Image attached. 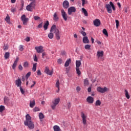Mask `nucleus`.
<instances>
[{"mask_svg": "<svg viewBox=\"0 0 131 131\" xmlns=\"http://www.w3.org/2000/svg\"><path fill=\"white\" fill-rule=\"evenodd\" d=\"M26 121L24 122V125L28 127L30 129H33L35 127V126L32 121L31 117L29 114L26 115Z\"/></svg>", "mask_w": 131, "mask_h": 131, "instance_id": "obj_1", "label": "nucleus"}, {"mask_svg": "<svg viewBox=\"0 0 131 131\" xmlns=\"http://www.w3.org/2000/svg\"><path fill=\"white\" fill-rule=\"evenodd\" d=\"M60 99L59 98H54L51 103L50 107L52 110H55L56 106L60 103Z\"/></svg>", "mask_w": 131, "mask_h": 131, "instance_id": "obj_2", "label": "nucleus"}, {"mask_svg": "<svg viewBox=\"0 0 131 131\" xmlns=\"http://www.w3.org/2000/svg\"><path fill=\"white\" fill-rule=\"evenodd\" d=\"M81 65V62L80 60H76V71L77 74L80 76L81 74V71L80 70V67Z\"/></svg>", "mask_w": 131, "mask_h": 131, "instance_id": "obj_3", "label": "nucleus"}, {"mask_svg": "<svg viewBox=\"0 0 131 131\" xmlns=\"http://www.w3.org/2000/svg\"><path fill=\"white\" fill-rule=\"evenodd\" d=\"M36 6V3L35 2H32L29 5H28L26 9L29 11H32Z\"/></svg>", "mask_w": 131, "mask_h": 131, "instance_id": "obj_4", "label": "nucleus"}, {"mask_svg": "<svg viewBox=\"0 0 131 131\" xmlns=\"http://www.w3.org/2000/svg\"><path fill=\"white\" fill-rule=\"evenodd\" d=\"M56 28V26L55 25H52V26L51 28V29L50 30V33L48 34V37L52 39L54 38V34H53V31Z\"/></svg>", "mask_w": 131, "mask_h": 131, "instance_id": "obj_5", "label": "nucleus"}, {"mask_svg": "<svg viewBox=\"0 0 131 131\" xmlns=\"http://www.w3.org/2000/svg\"><path fill=\"white\" fill-rule=\"evenodd\" d=\"M81 117L82 119V123L84 125H86L87 124L86 119L87 115L84 113L83 112H81L80 113Z\"/></svg>", "mask_w": 131, "mask_h": 131, "instance_id": "obj_6", "label": "nucleus"}, {"mask_svg": "<svg viewBox=\"0 0 131 131\" xmlns=\"http://www.w3.org/2000/svg\"><path fill=\"white\" fill-rule=\"evenodd\" d=\"M54 33L55 35V37L56 39L57 40H59L61 39V35H60V32L59 31V30L58 29H57L56 28H55V29H54Z\"/></svg>", "mask_w": 131, "mask_h": 131, "instance_id": "obj_7", "label": "nucleus"}, {"mask_svg": "<svg viewBox=\"0 0 131 131\" xmlns=\"http://www.w3.org/2000/svg\"><path fill=\"white\" fill-rule=\"evenodd\" d=\"M97 91L99 93H101V94H104V93H106V92H108V91H109V89L107 87H104V88H102L101 87H98L97 89Z\"/></svg>", "mask_w": 131, "mask_h": 131, "instance_id": "obj_8", "label": "nucleus"}, {"mask_svg": "<svg viewBox=\"0 0 131 131\" xmlns=\"http://www.w3.org/2000/svg\"><path fill=\"white\" fill-rule=\"evenodd\" d=\"M21 20L23 22V24L24 25H27L28 22L29 21V18L26 17V15L24 14L21 16Z\"/></svg>", "mask_w": 131, "mask_h": 131, "instance_id": "obj_9", "label": "nucleus"}, {"mask_svg": "<svg viewBox=\"0 0 131 131\" xmlns=\"http://www.w3.org/2000/svg\"><path fill=\"white\" fill-rule=\"evenodd\" d=\"M44 72L47 74H48L49 75H53V74L54 73V70H52L51 71H50L49 67H46Z\"/></svg>", "mask_w": 131, "mask_h": 131, "instance_id": "obj_10", "label": "nucleus"}, {"mask_svg": "<svg viewBox=\"0 0 131 131\" xmlns=\"http://www.w3.org/2000/svg\"><path fill=\"white\" fill-rule=\"evenodd\" d=\"M15 85H16L17 88H20V86H21L22 82L21 79L18 78L17 80H15Z\"/></svg>", "mask_w": 131, "mask_h": 131, "instance_id": "obj_11", "label": "nucleus"}, {"mask_svg": "<svg viewBox=\"0 0 131 131\" xmlns=\"http://www.w3.org/2000/svg\"><path fill=\"white\" fill-rule=\"evenodd\" d=\"M61 15L65 21L68 20V15L65 11L63 9L61 10Z\"/></svg>", "mask_w": 131, "mask_h": 131, "instance_id": "obj_12", "label": "nucleus"}, {"mask_svg": "<svg viewBox=\"0 0 131 131\" xmlns=\"http://www.w3.org/2000/svg\"><path fill=\"white\" fill-rule=\"evenodd\" d=\"M76 9L74 7H71L68 9V14L71 15L73 12H76Z\"/></svg>", "mask_w": 131, "mask_h": 131, "instance_id": "obj_13", "label": "nucleus"}, {"mask_svg": "<svg viewBox=\"0 0 131 131\" xmlns=\"http://www.w3.org/2000/svg\"><path fill=\"white\" fill-rule=\"evenodd\" d=\"M94 101H95L94 98L92 96H89L86 98V102H88V103H89L90 104H93Z\"/></svg>", "mask_w": 131, "mask_h": 131, "instance_id": "obj_14", "label": "nucleus"}, {"mask_svg": "<svg viewBox=\"0 0 131 131\" xmlns=\"http://www.w3.org/2000/svg\"><path fill=\"white\" fill-rule=\"evenodd\" d=\"M93 23L94 25L96 27H99L101 25V21L99 19H96L95 20H94Z\"/></svg>", "mask_w": 131, "mask_h": 131, "instance_id": "obj_15", "label": "nucleus"}, {"mask_svg": "<svg viewBox=\"0 0 131 131\" xmlns=\"http://www.w3.org/2000/svg\"><path fill=\"white\" fill-rule=\"evenodd\" d=\"M35 49L36 50V52L38 53H42L43 51V47L42 46L36 47L35 48Z\"/></svg>", "mask_w": 131, "mask_h": 131, "instance_id": "obj_16", "label": "nucleus"}, {"mask_svg": "<svg viewBox=\"0 0 131 131\" xmlns=\"http://www.w3.org/2000/svg\"><path fill=\"white\" fill-rule=\"evenodd\" d=\"M63 7L64 9H68L69 7V2L68 1H65L62 4Z\"/></svg>", "mask_w": 131, "mask_h": 131, "instance_id": "obj_17", "label": "nucleus"}, {"mask_svg": "<svg viewBox=\"0 0 131 131\" xmlns=\"http://www.w3.org/2000/svg\"><path fill=\"white\" fill-rule=\"evenodd\" d=\"M9 98L7 96H5L4 97V103L5 104V105H8L9 103Z\"/></svg>", "mask_w": 131, "mask_h": 131, "instance_id": "obj_18", "label": "nucleus"}, {"mask_svg": "<svg viewBox=\"0 0 131 131\" xmlns=\"http://www.w3.org/2000/svg\"><path fill=\"white\" fill-rule=\"evenodd\" d=\"M106 8L107 9V12L109 13H112V9H111V6L110 4H106Z\"/></svg>", "mask_w": 131, "mask_h": 131, "instance_id": "obj_19", "label": "nucleus"}, {"mask_svg": "<svg viewBox=\"0 0 131 131\" xmlns=\"http://www.w3.org/2000/svg\"><path fill=\"white\" fill-rule=\"evenodd\" d=\"M82 41L84 43H90V40L88 38V37H87V36H84L83 38Z\"/></svg>", "mask_w": 131, "mask_h": 131, "instance_id": "obj_20", "label": "nucleus"}, {"mask_svg": "<svg viewBox=\"0 0 131 131\" xmlns=\"http://www.w3.org/2000/svg\"><path fill=\"white\" fill-rule=\"evenodd\" d=\"M104 55V52L103 51H98L97 53V56H98V58L100 57H102Z\"/></svg>", "mask_w": 131, "mask_h": 131, "instance_id": "obj_21", "label": "nucleus"}, {"mask_svg": "<svg viewBox=\"0 0 131 131\" xmlns=\"http://www.w3.org/2000/svg\"><path fill=\"white\" fill-rule=\"evenodd\" d=\"M54 131H61L60 127L58 125H54L53 126Z\"/></svg>", "mask_w": 131, "mask_h": 131, "instance_id": "obj_22", "label": "nucleus"}, {"mask_svg": "<svg viewBox=\"0 0 131 131\" xmlns=\"http://www.w3.org/2000/svg\"><path fill=\"white\" fill-rule=\"evenodd\" d=\"M71 59H68L64 63V67H68L69 66L70 64L71 63Z\"/></svg>", "mask_w": 131, "mask_h": 131, "instance_id": "obj_23", "label": "nucleus"}, {"mask_svg": "<svg viewBox=\"0 0 131 131\" xmlns=\"http://www.w3.org/2000/svg\"><path fill=\"white\" fill-rule=\"evenodd\" d=\"M35 106V101L33 100V101H30V108H33Z\"/></svg>", "mask_w": 131, "mask_h": 131, "instance_id": "obj_24", "label": "nucleus"}, {"mask_svg": "<svg viewBox=\"0 0 131 131\" xmlns=\"http://www.w3.org/2000/svg\"><path fill=\"white\" fill-rule=\"evenodd\" d=\"M53 20L55 21H57L59 20V17L58 16L57 13H54L53 15Z\"/></svg>", "mask_w": 131, "mask_h": 131, "instance_id": "obj_25", "label": "nucleus"}, {"mask_svg": "<svg viewBox=\"0 0 131 131\" xmlns=\"http://www.w3.org/2000/svg\"><path fill=\"white\" fill-rule=\"evenodd\" d=\"M49 25V21L47 20L43 26V28L45 30H47L48 28Z\"/></svg>", "mask_w": 131, "mask_h": 131, "instance_id": "obj_26", "label": "nucleus"}, {"mask_svg": "<svg viewBox=\"0 0 131 131\" xmlns=\"http://www.w3.org/2000/svg\"><path fill=\"white\" fill-rule=\"evenodd\" d=\"M89 84V80L88 78L84 79V86H87Z\"/></svg>", "mask_w": 131, "mask_h": 131, "instance_id": "obj_27", "label": "nucleus"}, {"mask_svg": "<svg viewBox=\"0 0 131 131\" xmlns=\"http://www.w3.org/2000/svg\"><path fill=\"white\" fill-rule=\"evenodd\" d=\"M38 117L39 119L40 120V121H42V119H43V118H45V115L42 114V113H40L38 115Z\"/></svg>", "mask_w": 131, "mask_h": 131, "instance_id": "obj_28", "label": "nucleus"}, {"mask_svg": "<svg viewBox=\"0 0 131 131\" xmlns=\"http://www.w3.org/2000/svg\"><path fill=\"white\" fill-rule=\"evenodd\" d=\"M82 12L84 13V14L85 16H88V12L85 8H82Z\"/></svg>", "mask_w": 131, "mask_h": 131, "instance_id": "obj_29", "label": "nucleus"}, {"mask_svg": "<svg viewBox=\"0 0 131 131\" xmlns=\"http://www.w3.org/2000/svg\"><path fill=\"white\" fill-rule=\"evenodd\" d=\"M55 86L56 88H57V89H58V91H60V82L59 80H58L56 81Z\"/></svg>", "mask_w": 131, "mask_h": 131, "instance_id": "obj_30", "label": "nucleus"}, {"mask_svg": "<svg viewBox=\"0 0 131 131\" xmlns=\"http://www.w3.org/2000/svg\"><path fill=\"white\" fill-rule=\"evenodd\" d=\"M5 59H7L10 57V53L6 52L4 55Z\"/></svg>", "mask_w": 131, "mask_h": 131, "instance_id": "obj_31", "label": "nucleus"}, {"mask_svg": "<svg viewBox=\"0 0 131 131\" xmlns=\"http://www.w3.org/2000/svg\"><path fill=\"white\" fill-rule=\"evenodd\" d=\"M125 97L127 99H129L130 98V96H129V95L128 94V92L126 90H125Z\"/></svg>", "mask_w": 131, "mask_h": 131, "instance_id": "obj_32", "label": "nucleus"}, {"mask_svg": "<svg viewBox=\"0 0 131 131\" xmlns=\"http://www.w3.org/2000/svg\"><path fill=\"white\" fill-rule=\"evenodd\" d=\"M101 105V102L100 100H98L96 101L95 105L96 106H100Z\"/></svg>", "mask_w": 131, "mask_h": 131, "instance_id": "obj_33", "label": "nucleus"}, {"mask_svg": "<svg viewBox=\"0 0 131 131\" xmlns=\"http://www.w3.org/2000/svg\"><path fill=\"white\" fill-rule=\"evenodd\" d=\"M29 63L28 61H26L24 62L23 66L24 68H28Z\"/></svg>", "mask_w": 131, "mask_h": 131, "instance_id": "obj_34", "label": "nucleus"}, {"mask_svg": "<svg viewBox=\"0 0 131 131\" xmlns=\"http://www.w3.org/2000/svg\"><path fill=\"white\" fill-rule=\"evenodd\" d=\"M36 68H37V63H35L33 64V66L32 68V70L33 72H35L36 71Z\"/></svg>", "mask_w": 131, "mask_h": 131, "instance_id": "obj_35", "label": "nucleus"}, {"mask_svg": "<svg viewBox=\"0 0 131 131\" xmlns=\"http://www.w3.org/2000/svg\"><path fill=\"white\" fill-rule=\"evenodd\" d=\"M103 33L105 35H106V36H108V34L107 31V30H106V29H104L103 30Z\"/></svg>", "mask_w": 131, "mask_h": 131, "instance_id": "obj_36", "label": "nucleus"}, {"mask_svg": "<svg viewBox=\"0 0 131 131\" xmlns=\"http://www.w3.org/2000/svg\"><path fill=\"white\" fill-rule=\"evenodd\" d=\"M5 107L4 105H0V112H3L5 110Z\"/></svg>", "mask_w": 131, "mask_h": 131, "instance_id": "obj_37", "label": "nucleus"}, {"mask_svg": "<svg viewBox=\"0 0 131 131\" xmlns=\"http://www.w3.org/2000/svg\"><path fill=\"white\" fill-rule=\"evenodd\" d=\"M110 5L112 7L113 10L114 11H115V7L114 6V5H113V3L112 2H110Z\"/></svg>", "mask_w": 131, "mask_h": 131, "instance_id": "obj_38", "label": "nucleus"}, {"mask_svg": "<svg viewBox=\"0 0 131 131\" xmlns=\"http://www.w3.org/2000/svg\"><path fill=\"white\" fill-rule=\"evenodd\" d=\"M91 46L90 45H86L84 46V48L87 50H90Z\"/></svg>", "mask_w": 131, "mask_h": 131, "instance_id": "obj_39", "label": "nucleus"}, {"mask_svg": "<svg viewBox=\"0 0 131 131\" xmlns=\"http://www.w3.org/2000/svg\"><path fill=\"white\" fill-rule=\"evenodd\" d=\"M19 89H20L21 94H22V95H24L25 91L22 88L21 86L20 87H19Z\"/></svg>", "mask_w": 131, "mask_h": 131, "instance_id": "obj_40", "label": "nucleus"}, {"mask_svg": "<svg viewBox=\"0 0 131 131\" xmlns=\"http://www.w3.org/2000/svg\"><path fill=\"white\" fill-rule=\"evenodd\" d=\"M37 111H40V109L37 107H35L33 109V112H37Z\"/></svg>", "mask_w": 131, "mask_h": 131, "instance_id": "obj_41", "label": "nucleus"}, {"mask_svg": "<svg viewBox=\"0 0 131 131\" xmlns=\"http://www.w3.org/2000/svg\"><path fill=\"white\" fill-rule=\"evenodd\" d=\"M17 65V63L14 62L13 63V65H12V69L13 70H14L15 69V68L16 67Z\"/></svg>", "mask_w": 131, "mask_h": 131, "instance_id": "obj_42", "label": "nucleus"}, {"mask_svg": "<svg viewBox=\"0 0 131 131\" xmlns=\"http://www.w3.org/2000/svg\"><path fill=\"white\" fill-rule=\"evenodd\" d=\"M24 50L23 46V45H20L19 47V50L20 51H23Z\"/></svg>", "mask_w": 131, "mask_h": 131, "instance_id": "obj_43", "label": "nucleus"}, {"mask_svg": "<svg viewBox=\"0 0 131 131\" xmlns=\"http://www.w3.org/2000/svg\"><path fill=\"white\" fill-rule=\"evenodd\" d=\"M33 18L35 20H37L40 19V17L38 16H35L33 17Z\"/></svg>", "mask_w": 131, "mask_h": 131, "instance_id": "obj_44", "label": "nucleus"}, {"mask_svg": "<svg viewBox=\"0 0 131 131\" xmlns=\"http://www.w3.org/2000/svg\"><path fill=\"white\" fill-rule=\"evenodd\" d=\"M31 74V72H29L28 73H27L26 75V78H28L30 76Z\"/></svg>", "mask_w": 131, "mask_h": 131, "instance_id": "obj_45", "label": "nucleus"}, {"mask_svg": "<svg viewBox=\"0 0 131 131\" xmlns=\"http://www.w3.org/2000/svg\"><path fill=\"white\" fill-rule=\"evenodd\" d=\"M115 21L116 23V28H118V26H119V21H118V20H116Z\"/></svg>", "mask_w": 131, "mask_h": 131, "instance_id": "obj_46", "label": "nucleus"}, {"mask_svg": "<svg viewBox=\"0 0 131 131\" xmlns=\"http://www.w3.org/2000/svg\"><path fill=\"white\" fill-rule=\"evenodd\" d=\"M42 26H43V22H42L39 25H38V26H37V28H41L42 27Z\"/></svg>", "mask_w": 131, "mask_h": 131, "instance_id": "obj_47", "label": "nucleus"}, {"mask_svg": "<svg viewBox=\"0 0 131 131\" xmlns=\"http://www.w3.org/2000/svg\"><path fill=\"white\" fill-rule=\"evenodd\" d=\"M62 62H63V60H62L61 59H58V60H57V62H58V63H59V64L62 63Z\"/></svg>", "mask_w": 131, "mask_h": 131, "instance_id": "obj_48", "label": "nucleus"}, {"mask_svg": "<svg viewBox=\"0 0 131 131\" xmlns=\"http://www.w3.org/2000/svg\"><path fill=\"white\" fill-rule=\"evenodd\" d=\"M81 34L83 36H85L86 35V33L84 31H81Z\"/></svg>", "mask_w": 131, "mask_h": 131, "instance_id": "obj_49", "label": "nucleus"}, {"mask_svg": "<svg viewBox=\"0 0 131 131\" xmlns=\"http://www.w3.org/2000/svg\"><path fill=\"white\" fill-rule=\"evenodd\" d=\"M33 84L31 85L30 86L31 89H32V88H33V86H34V85H35L36 83V81H33Z\"/></svg>", "mask_w": 131, "mask_h": 131, "instance_id": "obj_50", "label": "nucleus"}, {"mask_svg": "<svg viewBox=\"0 0 131 131\" xmlns=\"http://www.w3.org/2000/svg\"><path fill=\"white\" fill-rule=\"evenodd\" d=\"M11 11L13 13L15 12L16 11V8H12L11 9Z\"/></svg>", "mask_w": 131, "mask_h": 131, "instance_id": "obj_51", "label": "nucleus"}, {"mask_svg": "<svg viewBox=\"0 0 131 131\" xmlns=\"http://www.w3.org/2000/svg\"><path fill=\"white\" fill-rule=\"evenodd\" d=\"M5 20L7 21H8L10 20V16L9 15H7L5 18Z\"/></svg>", "mask_w": 131, "mask_h": 131, "instance_id": "obj_52", "label": "nucleus"}, {"mask_svg": "<svg viewBox=\"0 0 131 131\" xmlns=\"http://www.w3.org/2000/svg\"><path fill=\"white\" fill-rule=\"evenodd\" d=\"M26 41L29 42L30 41V38L29 37H27L25 39Z\"/></svg>", "mask_w": 131, "mask_h": 131, "instance_id": "obj_53", "label": "nucleus"}, {"mask_svg": "<svg viewBox=\"0 0 131 131\" xmlns=\"http://www.w3.org/2000/svg\"><path fill=\"white\" fill-rule=\"evenodd\" d=\"M76 91L77 92H80L81 91V88L80 86H77L76 87Z\"/></svg>", "mask_w": 131, "mask_h": 131, "instance_id": "obj_54", "label": "nucleus"}, {"mask_svg": "<svg viewBox=\"0 0 131 131\" xmlns=\"http://www.w3.org/2000/svg\"><path fill=\"white\" fill-rule=\"evenodd\" d=\"M8 49V46L4 45V50H7Z\"/></svg>", "mask_w": 131, "mask_h": 131, "instance_id": "obj_55", "label": "nucleus"}, {"mask_svg": "<svg viewBox=\"0 0 131 131\" xmlns=\"http://www.w3.org/2000/svg\"><path fill=\"white\" fill-rule=\"evenodd\" d=\"M88 93H91V92H92V87H89L88 89Z\"/></svg>", "mask_w": 131, "mask_h": 131, "instance_id": "obj_56", "label": "nucleus"}, {"mask_svg": "<svg viewBox=\"0 0 131 131\" xmlns=\"http://www.w3.org/2000/svg\"><path fill=\"white\" fill-rule=\"evenodd\" d=\"M61 54L62 55H65L66 54V52L64 51H61Z\"/></svg>", "mask_w": 131, "mask_h": 131, "instance_id": "obj_57", "label": "nucleus"}, {"mask_svg": "<svg viewBox=\"0 0 131 131\" xmlns=\"http://www.w3.org/2000/svg\"><path fill=\"white\" fill-rule=\"evenodd\" d=\"M37 74L38 75H41V72H40V70L37 71Z\"/></svg>", "mask_w": 131, "mask_h": 131, "instance_id": "obj_58", "label": "nucleus"}, {"mask_svg": "<svg viewBox=\"0 0 131 131\" xmlns=\"http://www.w3.org/2000/svg\"><path fill=\"white\" fill-rule=\"evenodd\" d=\"M18 60H19V58L18 57H16V59H15V60L14 61V62L17 63Z\"/></svg>", "mask_w": 131, "mask_h": 131, "instance_id": "obj_59", "label": "nucleus"}, {"mask_svg": "<svg viewBox=\"0 0 131 131\" xmlns=\"http://www.w3.org/2000/svg\"><path fill=\"white\" fill-rule=\"evenodd\" d=\"M18 69H19L20 70H23V67H22L21 65H19V66H18Z\"/></svg>", "mask_w": 131, "mask_h": 131, "instance_id": "obj_60", "label": "nucleus"}, {"mask_svg": "<svg viewBox=\"0 0 131 131\" xmlns=\"http://www.w3.org/2000/svg\"><path fill=\"white\" fill-rule=\"evenodd\" d=\"M82 1V5L84 6V5L85 4V0H81Z\"/></svg>", "mask_w": 131, "mask_h": 131, "instance_id": "obj_61", "label": "nucleus"}, {"mask_svg": "<svg viewBox=\"0 0 131 131\" xmlns=\"http://www.w3.org/2000/svg\"><path fill=\"white\" fill-rule=\"evenodd\" d=\"M37 56H36V55H35V57H34V61H37Z\"/></svg>", "mask_w": 131, "mask_h": 131, "instance_id": "obj_62", "label": "nucleus"}, {"mask_svg": "<svg viewBox=\"0 0 131 131\" xmlns=\"http://www.w3.org/2000/svg\"><path fill=\"white\" fill-rule=\"evenodd\" d=\"M68 107L69 109H70V108H71V105L70 103H68Z\"/></svg>", "mask_w": 131, "mask_h": 131, "instance_id": "obj_63", "label": "nucleus"}, {"mask_svg": "<svg viewBox=\"0 0 131 131\" xmlns=\"http://www.w3.org/2000/svg\"><path fill=\"white\" fill-rule=\"evenodd\" d=\"M82 22H83V23L84 24H87V21L85 20H82Z\"/></svg>", "mask_w": 131, "mask_h": 131, "instance_id": "obj_64", "label": "nucleus"}]
</instances>
